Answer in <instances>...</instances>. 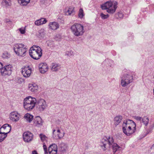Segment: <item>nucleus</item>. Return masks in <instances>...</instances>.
I'll return each mask as SVG.
<instances>
[{
  "label": "nucleus",
  "mask_w": 154,
  "mask_h": 154,
  "mask_svg": "<svg viewBox=\"0 0 154 154\" xmlns=\"http://www.w3.org/2000/svg\"><path fill=\"white\" fill-rule=\"evenodd\" d=\"M114 142V139L112 137H104L101 140L100 146L103 151H105L107 149V144L109 146L108 147H110V146L112 145L113 152L114 154L117 151L120 150L121 147Z\"/></svg>",
  "instance_id": "1"
},
{
  "label": "nucleus",
  "mask_w": 154,
  "mask_h": 154,
  "mask_svg": "<svg viewBox=\"0 0 154 154\" xmlns=\"http://www.w3.org/2000/svg\"><path fill=\"white\" fill-rule=\"evenodd\" d=\"M36 102L37 100L35 98L30 96L27 97L24 100V107L28 111H31L35 107Z\"/></svg>",
  "instance_id": "2"
},
{
  "label": "nucleus",
  "mask_w": 154,
  "mask_h": 154,
  "mask_svg": "<svg viewBox=\"0 0 154 154\" xmlns=\"http://www.w3.org/2000/svg\"><path fill=\"white\" fill-rule=\"evenodd\" d=\"M42 50L38 46L34 45L31 47L29 50L30 56L33 59L37 60L40 58L42 55Z\"/></svg>",
  "instance_id": "3"
},
{
  "label": "nucleus",
  "mask_w": 154,
  "mask_h": 154,
  "mask_svg": "<svg viewBox=\"0 0 154 154\" xmlns=\"http://www.w3.org/2000/svg\"><path fill=\"white\" fill-rule=\"evenodd\" d=\"M118 3L115 1L113 3L111 1H107L105 4L101 5V7L103 10H107L106 11L109 13H114L117 8Z\"/></svg>",
  "instance_id": "4"
},
{
  "label": "nucleus",
  "mask_w": 154,
  "mask_h": 154,
  "mask_svg": "<svg viewBox=\"0 0 154 154\" xmlns=\"http://www.w3.org/2000/svg\"><path fill=\"white\" fill-rule=\"evenodd\" d=\"M14 50L18 56L24 57L26 55L27 48L26 46L22 43H16L14 45Z\"/></svg>",
  "instance_id": "5"
},
{
  "label": "nucleus",
  "mask_w": 154,
  "mask_h": 154,
  "mask_svg": "<svg viewBox=\"0 0 154 154\" xmlns=\"http://www.w3.org/2000/svg\"><path fill=\"white\" fill-rule=\"evenodd\" d=\"M84 26L79 23H75L70 28L73 34L75 36L82 35L85 32Z\"/></svg>",
  "instance_id": "6"
},
{
  "label": "nucleus",
  "mask_w": 154,
  "mask_h": 154,
  "mask_svg": "<svg viewBox=\"0 0 154 154\" xmlns=\"http://www.w3.org/2000/svg\"><path fill=\"white\" fill-rule=\"evenodd\" d=\"M121 79V84L123 87L126 86L132 82L134 79L132 75L130 73L124 74Z\"/></svg>",
  "instance_id": "7"
},
{
  "label": "nucleus",
  "mask_w": 154,
  "mask_h": 154,
  "mask_svg": "<svg viewBox=\"0 0 154 154\" xmlns=\"http://www.w3.org/2000/svg\"><path fill=\"white\" fill-rule=\"evenodd\" d=\"M122 130L123 133L127 136H130L134 133L136 130V128H133L132 126L128 125L123 122L122 125Z\"/></svg>",
  "instance_id": "8"
},
{
  "label": "nucleus",
  "mask_w": 154,
  "mask_h": 154,
  "mask_svg": "<svg viewBox=\"0 0 154 154\" xmlns=\"http://www.w3.org/2000/svg\"><path fill=\"white\" fill-rule=\"evenodd\" d=\"M36 109L40 112L43 111L47 107L45 101L43 99H40L37 100L36 103Z\"/></svg>",
  "instance_id": "9"
},
{
  "label": "nucleus",
  "mask_w": 154,
  "mask_h": 154,
  "mask_svg": "<svg viewBox=\"0 0 154 154\" xmlns=\"http://www.w3.org/2000/svg\"><path fill=\"white\" fill-rule=\"evenodd\" d=\"M1 128H3L4 129H8L9 131L7 132H2L0 131V142H2L4 140L7 136L8 134L9 133L11 130V126L7 124L3 125L0 129Z\"/></svg>",
  "instance_id": "10"
},
{
  "label": "nucleus",
  "mask_w": 154,
  "mask_h": 154,
  "mask_svg": "<svg viewBox=\"0 0 154 154\" xmlns=\"http://www.w3.org/2000/svg\"><path fill=\"white\" fill-rule=\"evenodd\" d=\"M1 72L2 75L5 76L6 75H9L11 73L12 67L9 64L5 66L4 67L3 66L1 69Z\"/></svg>",
  "instance_id": "11"
},
{
  "label": "nucleus",
  "mask_w": 154,
  "mask_h": 154,
  "mask_svg": "<svg viewBox=\"0 0 154 154\" xmlns=\"http://www.w3.org/2000/svg\"><path fill=\"white\" fill-rule=\"evenodd\" d=\"M33 136V134L29 131L24 132L23 135V140L26 142H29L32 140Z\"/></svg>",
  "instance_id": "12"
},
{
  "label": "nucleus",
  "mask_w": 154,
  "mask_h": 154,
  "mask_svg": "<svg viewBox=\"0 0 154 154\" xmlns=\"http://www.w3.org/2000/svg\"><path fill=\"white\" fill-rule=\"evenodd\" d=\"M38 67L39 71L42 73H44L46 72L48 70V68L46 63H40L39 64Z\"/></svg>",
  "instance_id": "13"
},
{
  "label": "nucleus",
  "mask_w": 154,
  "mask_h": 154,
  "mask_svg": "<svg viewBox=\"0 0 154 154\" xmlns=\"http://www.w3.org/2000/svg\"><path fill=\"white\" fill-rule=\"evenodd\" d=\"M19 114L15 112H12L10 115V119L13 122H17L19 119Z\"/></svg>",
  "instance_id": "14"
},
{
  "label": "nucleus",
  "mask_w": 154,
  "mask_h": 154,
  "mask_svg": "<svg viewBox=\"0 0 154 154\" xmlns=\"http://www.w3.org/2000/svg\"><path fill=\"white\" fill-rule=\"evenodd\" d=\"M31 70L28 67H25L22 69V73L23 76L26 78L29 77L31 75Z\"/></svg>",
  "instance_id": "15"
},
{
  "label": "nucleus",
  "mask_w": 154,
  "mask_h": 154,
  "mask_svg": "<svg viewBox=\"0 0 154 154\" xmlns=\"http://www.w3.org/2000/svg\"><path fill=\"white\" fill-rule=\"evenodd\" d=\"M57 146L54 144L51 145L48 148V152L49 154H57Z\"/></svg>",
  "instance_id": "16"
},
{
  "label": "nucleus",
  "mask_w": 154,
  "mask_h": 154,
  "mask_svg": "<svg viewBox=\"0 0 154 154\" xmlns=\"http://www.w3.org/2000/svg\"><path fill=\"white\" fill-rule=\"evenodd\" d=\"M34 122L35 126H39L42 125V119L39 116H36L34 119Z\"/></svg>",
  "instance_id": "17"
},
{
  "label": "nucleus",
  "mask_w": 154,
  "mask_h": 154,
  "mask_svg": "<svg viewBox=\"0 0 154 154\" xmlns=\"http://www.w3.org/2000/svg\"><path fill=\"white\" fill-rule=\"evenodd\" d=\"M49 26L50 29L53 30H56L59 27L58 24L56 22L50 23Z\"/></svg>",
  "instance_id": "18"
},
{
  "label": "nucleus",
  "mask_w": 154,
  "mask_h": 154,
  "mask_svg": "<svg viewBox=\"0 0 154 154\" xmlns=\"http://www.w3.org/2000/svg\"><path fill=\"white\" fill-rule=\"evenodd\" d=\"M47 22V20L44 18H42L40 19L35 21V24L37 26H39Z\"/></svg>",
  "instance_id": "19"
},
{
  "label": "nucleus",
  "mask_w": 154,
  "mask_h": 154,
  "mask_svg": "<svg viewBox=\"0 0 154 154\" xmlns=\"http://www.w3.org/2000/svg\"><path fill=\"white\" fill-rule=\"evenodd\" d=\"M123 122L128 124V125L132 126L133 128H136V124L133 121L130 119H127L124 121Z\"/></svg>",
  "instance_id": "20"
},
{
  "label": "nucleus",
  "mask_w": 154,
  "mask_h": 154,
  "mask_svg": "<svg viewBox=\"0 0 154 154\" xmlns=\"http://www.w3.org/2000/svg\"><path fill=\"white\" fill-rule=\"evenodd\" d=\"M38 88V86L36 84H29L28 86L29 90L32 92H35Z\"/></svg>",
  "instance_id": "21"
},
{
  "label": "nucleus",
  "mask_w": 154,
  "mask_h": 154,
  "mask_svg": "<svg viewBox=\"0 0 154 154\" xmlns=\"http://www.w3.org/2000/svg\"><path fill=\"white\" fill-rule=\"evenodd\" d=\"M122 119V116L119 115L115 117L114 119V125L116 126H117L120 123Z\"/></svg>",
  "instance_id": "22"
},
{
  "label": "nucleus",
  "mask_w": 154,
  "mask_h": 154,
  "mask_svg": "<svg viewBox=\"0 0 154 154\" xmlns=\"http://www.w3.org/2000/svg\"><path fill=\"white\" fill-rule=\"evenodd\" d=\"M2 4L5 7H8L11 5V0H2Z\"/></svg>",
  "instance_id": "23"
},
{
  "label": "nucleus",
  "mask_w": 154,
  "mask_h": 154,
  "mask_svg": "<svg viewBox=\"0 0 154 154\" xmlns=\"http://www.w3.org/2000/svg\"><path fill=\"white\" fill-rule=\"evenodd\" d=\"M24 118L27 121L30 122L33 119V116L32 115L27 113L24 115Z\"/></svg>",
  "instance_id": "24"
},
{
  "label": "nucleus",
  "mask_w": 154,
  "mask_h": 154,
  "mask_svg": "<svg viewBox=\"0 0 154 154\" xmlns=\"http://www.w3.org/2000/svg\"><path fill=\"white\" fill-rule=\"evenodd\" d=\"M60 66L58 64L53 63L52 64L51 70L53 71H56L60 69Z\"/></svg>",
  "instance_id": "25"
},
{
  "label": "nucleus",
  "mask_w": 154,
  "mask_h": 154,
  "mask_svg": "<svg viewBox=\"0 0 154 154\" xmlns=\"http://www.w3.org/2000/svg\"><path fill=\"white\" fill-rule=\"evenodd\" d=\"M149 122V119L146 116H144L142 118L141 123H143L145 126L147 125Z\"/></svg>",
  "instance_id": "26"
},
{
  "label": "nucleus",
  "mask_w": 154,
  "mask_h": 154,
  "mask_svg": "<svg viewBox=\"0 0 154 154\" xmlns=\"http://www.w3.org/2000/svg\"><path fill=\"white\" fill-rule=\"evenodd\" d=\"M30 0H19L18 3L22 5H26L29 3Z\"/></svg>",
  "instance_id": "27"
},
{
  "label": "nucleus",
  "mask_w": 154,
  "mask_h": 154,
  "mask_svg": "<svg viewBox=\"0 0 154 154\" xmlns=\"http://www.w3.org/2000/svg\"><path fill=\"white\" fill-rule=\"evenodd\" d=\"M75 13V12L74 9L71 8H69L67 11L65 12V14L67 15H73Z\"/></svg>",
  "instance_id": "28"
},
{
  "label": "nucleus",
  "mask_w": 154,
  "mask_h": 154,
  "mask_svg": "<svg viewBox=\"0 0 154 154\" xmlns=\"http://www.w3.org/2000/svg\"><path fill=\"white\" fill-rule=\"evenodd\" d=\"M10 54L6 51H5L2 54V57L4 58H8L10 57Z\"/></svg>",
  "instance_id": "29"
},
{
  "label": "nucleus",
  "mask_w": 154,
  "mask_h": 154,
  "mask_svg": "<svg viewBox=\"0 0 154 154\" xmlns=\"http://www.w3.org/2000/svg\"><path fill=\"white\" fill-rule=\"evenodd\" d=\"M46 44L47 46L50 48L54 47L53 41L51 40H48L46 42Z\"/></svg>",
  "instance_id": "30"
},
{
  "label": "nucleus",
  "mask_w": 154,
  "mask_h": 154,
  "mask_svg": "<svg viewBox=\"0 0 154 154\" xmlns=\"http://www.w3.org/2000/svg\"><path fill=\"white\" fill-rule=\"evenodd\" d=\"M45 35V33L44 29H41L39 31L38 35L39 37L44 38Z\"/></svg>",
  "instance_id": "31"
},
{
  "label": "nucleus",
  "mask_w": 154,
  "mask_h": 154,
  "mask_svg": "<svg viewBox=\"0 0 154 154\" xmlns=\"http://www.w3.org/2000/svg\"><path fill=\"white\" fill-rule=\"evenodd\" d=\"M84 14L83 13V11L82 8H80L79 11V14H78V16L79 17L82 18L84 16Z\"/></svg>",
  "instance_id": "32"
},
{
  "label": "nucleus",
  "mask_w": 154,
  "mask_h": 154,
  "mask_svg": "<svg viewBox=\"0 0 154 154\" xmlns=\"http://www.w3.org/2000/svg\"><path fill=\"white\" fill-rule=\"evenodd\" d=\"M39 137L42 142L46 140L47 137L45 135L42 134H39Z\"/></svg>",
  "instance_id": "33"
},
{
  "label": "nucleus",
  "mask_w": 154,
  "mask_h": 154,
  "mask_svg": "<svg viewBox=\"0 0 154 154\" xmlns=\"http://www.w3.org/2000/svg\"><path fill=\"white\" fill-rule=\"evenodd\" d=\"M100 17L102 19L104 20L108 18L109 17V15L108 14L105 15L103 13H101L100 14Z\"/></svg>",
  "instance_id": "34"
},
{
  "label": "nucleus",
  "mask_w": 154,
  "mask_h": 154,
  "mask_svg": "<svg viewBox=\"0 0 154 154\" xmlns=\"http://www.w3.org/2000/svg\"><path fill=\"white\" fill-rule=\"evenodd\" d=\"M18 30L20 32L21 34H24L25 33V28L22 27L18 29Z\"/></svg>",
  "instance_id": "35"
},
{
  "label": "nucleus",
  "mask_w": 154,
  "mask_h": 154,
  "mask_svg": "<svg viewBox=\"0 0 154 154\" xmlns=\"http://www.w3.org/2000/svg\"><path fill=\"white\" fill-rule=\"evenodd\" d=\"M61 38V36L60 35H57L55 38V39L56 41H60Z\"/></svg>",
  "instance_id": "36"
},
{
  "label": "nucleus",
  "mask_w": 154,
  "mask_h": 154,
  "mask_svg": "<svg viewBox=\"0 0 154 154\" xmlns=\"http://www.w3.org/2000/svg\"><path fill=\"white\" fill-rule=\"evenodd\" d=\"M142 118L139 116H135L134 117V119L137 121H139L141 123V120Z\"/></svg>",
  "instance_id": "37"
},
{
  "label": "nucleus",
  "mask_w": 154,
  "mask_h": 154,
  "mask_svg": "<svg viewBox=\"0 0 154 154\" xmlns=\"http://www.w3.org/2000/svg\"><path fill=\"white\" fill-rule=\"evenodd\" d=\"M118 15L119 17L120 18H122L123 17L124 15L122 11H120L118 12Z\"/></svg>",
  "instance_id": "38"
},
{
  "label": "nucleus",
  "mask_w": 154,
  "mask_h": 154,
  "mask_svg": "<svg viewBox=\"0 0 154 154\" xmlns=\"http://www.w3.org/2000/svg\"><path fill=\"white\" fill-rule=\"evenodd\" d=\"M43 147L44 149V150L45 151V154H47L48 153V149L47 146L45 145H43Z\"/></svg>",
  "instance_id": "39"
},
{
  "label": "nucleus",
  "mask_w": 154,
  "mask_h": 154,
  "mask_svg": "<svg viewBox=\"0 0 154 154\" xmlns=\"http://www.w3.org/2000/svg\"><path fill=\"white\" fill-rule=\"evenodd\" d=\"M57 135L59 137V138L60 139L64 136V134L63 133L62 134H61L60 133L57 134Z\"/></svg>",
  "instance_id": "40"
},
{
  "label": "nucleus",
  "mask_w": 154,
  "mask_h": 154,
  "mask_svg": "<svg viewBox=\"0 0 154 154\" xmlns=\"http://www.w3.org/2000/svg\"><path fill=\"white\" fill-rule=\"evenodd\" d=\"M5 22L6 23H8L9 22H11V21L8 19H6L5 20Z\"/></svg>",
  "instance_id": "41"
},
{
  "label": "nucleus",
  "mask_w": 154,
  "mask_h": 154,
  "mask_svg": "<svg viewBox=\"0 0 154 154\" xmlns=\"http://www.w3.org/2000/svg\"><path fill=\"white\" fill-rule=\"evenodd\" d=\"M32 154H38L36 150H34L32 152Z\"/></svg>",
  "instance_id": "42"
},
{
  "label": "nucleus",
  "mask_w": 154,
  "mask_h": 154,
  "mask_svg": "<svg viewBox=\"0 0 154 154\" xmlns=\"http://www.w3.org/2000/svg\"><path fill=\"white\" fill-rule=\"evenodd\" d=\"M3 66V65L2 63H1V62H0V69H1V68L2 67V66Z\"/></svg>",
  "instance_id": "43"
},
{
  "label": "nucleus",
  "mask_w": 154,
  "mask_h": 154,
  "mask_svg": "<svg viewBox=\"0 0 154 154\" xmlns=\"http://www.w3.org/2000/svg\"><path fill=\"white\" fill-rule=\"evenodd\" d=\"M57 133H60V130H59V129L57 130Z\"/></svg>",
  "instance_id": "44"
},
{
  "label": "nucleus",
  "mask_w": 154,
  "mask_h": 154,
  "mask_svg": "<svg viewBox=\"0 0 154 154\" xmlns=\"http://www.w3.org/2000/svg\"><path fill=\"white\" fill-rule=\"evenodd\" d=\"M4 130H5V131H7V132H8L9 131V130H8V129H4Z\"/></svg>",
  "instance_id": "45"
},
{
  "label": "nucleus",
  "mask_w": 154,
  "mask_h": 154,
  "mask_svg": "<svg viewBox=\"0 0 154 154\" xmlns=\"http://www.w3.org/2000/svg\"><path fill=\"white\" fill-rule=\"evenodd\" d=\"M55 131V130H53V135H54V132Z\"/></svg>",
  "instance_id": "46"
},
{
  "label": "nucleus",
  "mask_w": 154,
  "mask_h": 154,
  "mask_svg": "<svg viewBox=\"0 0 154 154\" xmlns=\"http://www.w3.org/2000/svg\"><path fill=\"white\" fill-rule=\"evenodd\" d=\"M109 62H111V63H112L113 61H112V60H109Z\"/></svg>",
  "instance_id": "47"
},
{
  "label": "nucleus",
  "mask_w": 154,
  "mask_h": 154,
  "mask_svg": "<svg viewBox=\"0 0 154 154\" xmlns=\"http://www.w3.org/2000/svg\"><path fill=\"white\" fill-rule=\"evenodd\" d=\"M66 55H69V54L67 53V52L66 54Z\"/></svg>",
  "instance_id": "48"
},
{
  "label": "nucleus",
  "mask_w": 154,
  "mask_h": 154,
  "mask_svg": "<svg viewBox=\"0 0 154 154\" xmlns=\"http://www.w3.org/2000/svg\"><path fill=\"white\" fill-rule=\"evenodd\" d=\"M153 93L154 94V88H153Z\"/></svg>",
  "instance_id": "49"
},
{
  "label": "nucleus",
  "mask_w": 154,
  "mask_h": 154,
  "mask_svg": "<svg viewBox=\"0 0 154 154\" xmlns=\"http://www.w3.org/2000/svg\"><path fill=\"white\" fill-rule=\"evenodd\" d=\"M110 66H111H111H112V65H110Z\"/></svg>",
  "instance_id": "50"
},
{
  "label": "nucleus",
  "mask_w": 154,
  "mask_h": 154,
  "mask_svg": "<svg viewBox=\"0 0 154 154\" xmlns=\"http://www.w3.org/2000/svg\"><path fill=\"white\" fill-rule=\"evenodd\" d=\"M153 145H154V144H153V145H152V146H153Z\"/></svg>",
  "instance_id": "51"
},
{
  "label": "nucleus",
  "mask_w": 154,
  "mask_h": 154,
  "mask_svg": "<svg viewBox=\"0 0 154 154\" xmlns=\"http://www.w3.org/2000/svg\"><path fill=\"white\" fill-rule=\"evenodd\" d=\"M153 145H154V144H153V145H152V146H153Z\"/></svg>",
  "instance_id": "52"
}]
</instances>
